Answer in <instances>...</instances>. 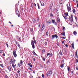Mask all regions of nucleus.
<instances>
[{
	"label": "nucleus",
	"mask_w": 78,
	"mask_h": 78,
	"mask_svg": "<svg viewBox=\"0 0 78 78\" xmlns=\"http://www.w3.org/2000/svg\"><path fill=\"white\" fill-rule=\"evenodd\" d=\"M75 19L76 20H78V19H77V17L76 16H75Z\"/></svg>",
	"instance_id": "nucleus-30"
},
{
	"label": "nucleus",
	"mask_w": 78,
	"mask_h": 78,
	"mask_svg": "<svg viewBox=\"0 0 78 78\" xmlns=\"http://www.w3.org/2000/svg\"><path fill=\"white\" fill-rule=\"evenodd\" d=\"M71 45L73 47V48L74 49H75V48H74V44L73 43H72L71 44Z\"/></svg>",
	"instance_id": "nucleus-13"
},
{
	"label": "nucleus",
	"mask_w": 78,
	"mask_h": 78,
	"mask_svg": "<svg viewBox=\"0 0 78 78\" xmlns=\"http://www.w3.org/2000/svg\"><path fill=\"white\" fill-rule=\"evenodd\" d=\"M65 33H66V32H64L63 33V34H62V35H63L64 36H65Z\"/></svg>",
	"instance_id": "nucleus-18"
},
{
	"label": "nucleus",
	"mask_w": 78,
	"mask_h": 78,
	"mask_svg": "<svg viewBox=\"0 0 78 78\" xmlns=\"http://www.w3.org/2000/svg\"><path fill=\"white\" fill-rule=\"evenodd\" d=\"M47 23H50V24L51 23V22L50 21H48L47 22Z\"/></svg>",
	"instance_id": "nucleus-31"
},
{
	"label": "nucleus",
	"mask_w": 78,
	"mask_h": 78,
	"mask_svg": "<svg viewBox=\"0 0 78 78\" xmlns=\"http://www.w3.org/2000/svg\"><path fill=\"white\" fill-rule=\"evenodd\" d=\"M1 72H2V69H0V73H1Z\"/></svg>",
	"instance_id": "nucleus-59"
},
{
	"label": "nucleus",
	"mask_w": 78,
	"mask_h": 78,
	"mask_svg": "<svg viewBox=\"0 0 78 78\" xmlns=\"http://www.w3.org/2000/svg\"><path fill=\"white\" fill-rule=\"evenodd\" d=\"M39 18H38L37 17V19L36 20V21H37V22H39Z\"/></svg>",
	"instance_id": "nucleus-17"
},
{
	"label": "nucleus",
	"mask_w": 78,
	"mask_h": 78,
	"mask_svg": "<svg viewBox=\"0 0 78 78\" xmlns=\"http://www.w3.org/2000/svg\"><path fill=\"white\" fill-rule=\"evenodd\" d=\"M16 59H14L13 61V62H16Z\"/></svg>",
	"instance_id": "nucleus-33"
},
{
	"label": "nucleus",
	"mask_w": 78,
	"mask_h": 78,
	"mask_svg": "<svg viewBox=\"0 0 78 78\" xmlns=\"http://www.w3.org/2000/svg\"><path fill=\"white\" fill-rule=\"evenodd\" d=\"M30 78H33V76H31Z\"/></svg>",
	"instance_id": "nucleus-49"
},
{
	"label": "nucleus",
	"mask_w": 78,
	"mask_h": 78,
	"mask_svg": "<svg viewBox=\"0 0 78 78\" xmlns=\"http://www.w3.org/2000/svg\"><path fill=\"white\" fill-rule=\"evenodd\" d=\"M34 43L35 44L36 43V40H35L34 41L33 40H31V45L32 46V47L33 49H34V48H35V46H34Z\"/></svg>",
	"instance_id": "nucleus-1"
},
{
	"label": "nucleus",
	"mask_w": 78,
	"mask_h": 78,
	"mask_svg": "<svg viewBox=\"0 0 78 78\" xmlns=\"http://www.w3.org/2000/svg\"><path fill=\"white\" fill-rule=\"evenodd\" d=\"M73 14H75V9H73Z\"/></svg>",
	"instance_id": "nucleus-11"
},
{
	"label": "nucleus",
	"mask_w": 78,
	"mask_h": 78,
	"mask_svg": "<svg viewBox=\"0 0 78 78\" xmlns=\"http://www.w3.org/2000/svg\"><path fill=\"white\" fill-rule=\"evenodd\" d=\"M45 50L43 49L42 50V53H45Z\"/></svg>",
	"instance_id": "nucleus-23"
},
{
	"label": "nucleus",
	"mask_w": 78,
	"mask_h": 78,
	"mask_svg": "<svg viewBox=\"0 0 78 78\" xmlns=\"http://www.w3.org/2000/svg\"><path fill=\"white\" fill-rule=\"evenodd\" d=\"M22 63H23V61L22 60H21L20 62V64L21 65H22Z\"/></svg>",
	"instance_id": "nucleus-16"
},
{
	"label": "nucleus",
	"mask_w": 78,
	"mask_h": 78,
	"mask_svg": "<svg viewBox=\"0 0 78 78\" xmlns=\"http://www.w3.org/2000/svg\"><path fill=\"white\" fill-rule=\"evenodd\" d=\"M77 6L78 7V4H77Z\"/></svg>",
	"instance_id": "nucleus-64"
},
{
	"label": "nucleus",
	"mask_w": 78,
	"mask_h": 78,
	"mask_svg": "<svg viewBox=\"0 0 78 78\" xmlns=\"http://www.w3.org/2000/svg\"><path fill=\"white\" fill-rule=\"evenodd\" d=\"M62 44H64V41H63L62 42Z\"/></svg>",
	"instance_id": "nucleus-55"
},
{
	"label": "nucleus",
	"mask_w": 78,
	"mask_h": 78,
	"mask_svg": "<svg viewBox=\"0 0 78 78\" xmlns=\"http://www.w3.org/2000/svg\"><path fill=\"white\" fill-rule=\"evenodd\" d=\"M13 54L14 55L15 58H16L17 57V54H16V51H13Z\"/></svg>",
	"instance_id": "nucleus-5"
},
{
	"label": "nucleus",
	"mask_w": 78,
	"mask_h": 78,
	"mask_svg": "<svg viewBox=\"0 0 78 78\" xmlns=\"http://www.w3.org/2000/svg\"><path fill=\"white\" fill-rule=\"evenodd\" d=\"M49 55H50V53H48L47 54V56H49Z\"/></svg>",
	"instance_id": "nucleus-38"
},
{
	"label": "nucleus",
	"mask_w": 78,
	"mask_h": 78,
	"mask_svg": "<svg viewBox=\"0 0 78 78\" xmlns=\"http://www.w3.org/2000/svg\"><path fill=\"white\" fill-rule=\"evenodd\" d=\"M73 34L75 36H76V34H77V32H76V31H74Z\"/></svg>",
	"instance_id": "nucleus-8"
},
{
	"label": "nucleus",
	"mask_w": 78,
	"mask_h": 78,
	"mask_svg": "<svg viewBox=\"0 0 78 78\" xmlns=\"http://www.w3.org/2000/svg\"><path fill=\"white\" fill-rule=\"evenodd\" d=\"M37 6L38 9H40V6H39V4L37 3Z\"/></svg>",
	"instance_id": "nucleus-15"
},
{
	"label": "nucleus",
	"mask_w": 78,
	"mask_h": 78,
	"mask_svg": "<svg viewBox=\"0 0 78 78\" xmlns=\"http://www.w3.org/2000/svg\"><path fill=\"white\" fill-rule=\"evenodd\" d=\"M40 27H41V25L39 24V25H38V27L39 28H40Z\"/></svg>",
	"instance_id": "nucleus-42"
},
{
	"label": "nucleus",
	"mask_w": 78,
	"mask_h": 78,
	"mask_svg": "<svg viewBox=\"0 0 78 78\" xmlns=\"http://www.w3.org/2000/svg\"><path fill=\"white\" fill-rule=\"evenodd\" d=\"M33 21L34 23V22H36V20L34 19H33Z\"/></svg>",
	"instance_id": "nucleus-19"
},
{
	"label": "nucleus",
	"mask_w": 78,
	"mask_h": 78,
	"mask_svg": "<svg viewBox=\"0 0 78 78\" xmlns=\"http://www.w3.org/2000/svg\"><path fill=\"white\" fill-rule=\"evenodd\" d=\"M5 78H7V77H8V76L6 75H5Z\"/></svg>",
	"instance_id": "nucleus-51"
},
{
	"label": "nucleus",
	"mask_w": 78,
	"mask_h": 78,
	"mask_svg": "<svg viewBox=\"0 0 78 78\" xmlns=\"http://www.w3.org/2000/svg\"><path fill=\"white\" fill-rule=\"evenodd\" d=\"M16 45H19V43H16Z\"/></svg>",
	"instance_id": "nucleus-53"
},
{
	"label": "nucleus",
	"mask_w": 78,
	"mask_h": 78,
	"mask_svg": "<svg viewBox=\"0 0 78 78\" xmlns=\"http://www.w3.org/2000/svg\"><path fill=\"white\" fill-rule=\"evenodd\" d=\"M18 66H19V67H20V63H18Z\"/></svg>",
	"instance_id": "nucleus-27"
},
{
	"label": "nucleus",
	"mask_w": 78,
	"mask_h": 78,
	"mask_svg": "<svg viewBox=\"0 0 78 78\" xmlns=\"http://www.w3.org/2000/svg\"><path fill=\"white\" fill-rule=\"evenodd\" d=\"M76 57L77 58H78V56L77 55V56H76Z\"/></svg>",
	"instance_id": "nucleus-63"
},
{
	"label": "nucleus",
	"mask_w": 78,
	"mask_h": 78,
	"mask_svg": "<svg viewBox=\"0 0 78 78\" xmlns=\"http://www.w3.org/2000/svg\"><path fill=\"white\" fill-rule=\"evenodd\" d=\"M58 35L56 34L53 35L51 36V39H53L55 37L56 39H58Z\"/></svg>",
	"instance_id": "nucleus-4"
},
{
	"label": "nucleus",
	"mask_w": 78,
	"mask_h": 78,
	"mask_svg": "<svg viewBox=\"0 0 78 78\" xmlns=\"http://www.w3.org/2000/svg\"><path fill=\"white\" fill-rule=\"evenodd\" d=\"M33 59H34V61H35V58H33Z\"/></svg>",
	"instance_id": "nucleus-58"
},
{
	"label": "nucleus",
	"mask_w": 78,
	"mask_h": 78,
	"mask_svg": "<svg viewBox=\"0 0 78 78\" xmlns=\"http://www.w3.org/2000/svg\"><path fill=\"white\" fill-rule=\"evenodd\" d=\"M41 5L42 6H44V3L41 4Z\"/></svg>",
	"instance_id": "nucleus-37"
},
{
	"label": "nucleus",
	"mask_w": 78,
	"mask_h": 78,
	"mask_svg": "<svg viewBox=\"0 0 78 78\" xmlns=\"http://www.w3.org/2000/svg\"><path fill=\"white\" fill-rule=\"evenodd\" d=\"M61 67L62 68H63V67H64V64H62V65H61Z\"/></svg>",
	"instance_id": "nucleus-20"
},
{
	"label": "nucleus",
	"mask_w": 78,
	"mask_h": 78,
	"mask_svg": "<svg viewBox=\"0 0 78 78\" xmlns=\"http://www.w3.org/2000/svg\"><path fill=\"white\" fill-rule=\"evenodd\" d=\"M43 60L44 61H45V59L44 58H43Z\"/></svg>",
	"instance_id": "nucleus-24"
},
{
	"label": "nucleus",
	"mask_w": 78,
	"mask_h": 78,
	"mask_svg": "<svg viewBox=\"0 0 78 78\" xmlns=\"http://www.w3.org/2000/svg\"><path fill=\"white\" fill-rule=\"evenodd\" d=\"M63 30H65V27H63Z\"/></svg>",
	"instance_id": "nucleus-50"
},
{
	"label": "nucleus",
	"mask_w": 78,
	"mask_h": 78,
	"mask_svg": "<svg viewBox=\"0 0 78 78\" xmlns=\"http://www.w3.org/2000/svg\"><path fill=\"white\" fill-rule=\"evenodd\" d=\"M18 47H19V48H20V45L19 44H18Z\"/></svg>",
	"instance_id": "nucleus-44"
},
{
	"label": "nucleus",
	"mask_w": 78,
	"mask_h": 78,
	"mask_svg": "<svg viewBox=\"0 0 78 78\" xmlns=\"http://www.w3.org/2000/svg\"><path fill=\"white\" fill-rule=\"evenodd\" d=\"M52 74V72L51 71H50L48 73V75H51Z\"/></svg>",
	"instance_id": "nucleus-7"
},
{
	"label": "nucleus",
	"mask_w": 78,
	"mask_h": 78,
	"mask_svg": "<svg viewBox=\"0 0 78 78\" xmlns=\"http://www.w3.org/2000/svg\"><path fill=\"white\" fill-rule=\"evenodd\" d=\"M64 31H65V29H63V32H64Z\"/></svg>",
	"instance_id": "nucleus-62"
},
{
	"label": "nucleus",
	"mask_w": 78,
	"mask_h": 78,
	"mask_svg": "<svg viewBox=\"0 0 78 78\" xmlns=\"http://www.w3.org/2000/svg\"><path fill=\"white\" fill-rule=\"evenodd\" d=\"M75 56H77V53H76V54H75Z\"/></svg>",
	"instance_id": "nucleus-56"
},
{
	"label": "nucleus",
	"mask_w": 78,
	"mask_h": 78,
	"mask_svg": "<svg viewBox=\"0 0 78 78\" xmlns=\"http://www.w3.org/2000/svg\"><path fill=\"white\" fill-rule=\"evenodd\" d=\"M57 22L58 23H59V22H60V20L59 19V18H58L57 19Z\"/></svg>",
	"instance_id": "nucleus-14"
},
{
	"label": "nucleus",
	"mask_w": 78,
	"mask_h": 78,
	"mask_svg": "<svg viewBox=\"0 0 78 78\" xmlns=\"http://www.w3.org/2000/svg\"><path fill=\"white\" fill-rule=\"evenodd\" d=\"M29 70H32V69L31 68H29Z\"/></svg>",
	"instance_id": "nucleus-43"
},
{
	"label": "nucleus",
	"mask_w": 78,
	"mask_h": 78,
	"mask_svg": "<svg viewBox=\"0 0 78 78\" xmlns=\"http://www.w3.org/2000/svg\"><path fill=\"white\" fill-rule=\"evenodd\" d=\"M68 71V72H69L70 71V67H69V66H68L67 67Z\"/></svg>",
	"instance_id": "nucleus-12"
},
{
	"label": "nucleus",
	"mask_w": 78,
	"mask_h": 78,
	"mask_svg": "<svg viewBox=\"0 0 78 78\" xmlns=\"http://www.w3.org/2000/svg\"><path fill=\"white\" fill-rule=\"evenodd\" d=\"M10 64H12V67L14 69H15L16 67H16V64H15L14 65L15 62H13V61H12V59H11V61L10 62Z\"/></svg>",
	"instance_id": "nucleus-2"
},
{
	"label": "nucleus",
	"mask_w": 78,
	"mask_h": 78,
	"mask_svg": "<svg viewBox=\"0 0 78 78\" xmlns=\"http://www.w3.org/2000/svg\"><path fill=\"white\" fill-rule=\"evenodd\" d=\"M11 26L12 27H14V26L13 25H11Z\"/></svg>",
	"instance_id": "nucleus-57"
},
{
	"label": "nucleus",
	"mask_w": 78,
	"mask_h": 78,
	"mask_svg": "<svg viewBox=\"0 0 78 78\" xmlns=\"http://www.w3.org/2000/svg\"><path fill=\"white\" fill-rule=\"evenodd\" d=\"M42 76L43 78H44V74H42Z\"/></svg>",
	"instance_id": "nucleus-35"
},
{
	"label": "nucleus",
	"mask_w": 78,
	"mask_h": 78,
	"mask_svg": "<svg viewBox=\"0 0 78 78\" xmlns=\"http://www.w3.org/2000/svg\"><path fill=\"white\" fill-rule=\"evenodd\" d=\"M63 17L65 19H66V16H64Z\"/></svg>",
	"instance_id": "nucleus-28"
},
{
	"label": "nucleus",
	"mask_w": 78,
	"mask_h": 78,
	"mask_svg": "<svg viewBox=\"0 0 78 78\" xmlns=\"http://www.w3.org/2000/svg\"><path fill=\"white\" fill-rule=\"evenodd\" d=\"M6 45H7V47H9V46L8 45V43H6Z\"/></svg>",
	"instance_id": "nucleus-25"
},
{
	"label": "nucleus",
	"mask_w": 78,
	"mask_h": 78,
	"mask_svg": "<svg viewBox=\"0 0 78 78\" xmlns=\"http://www.w3.org/2000/svg\"><path fill=\"white\" fill-rule=\"evenodd\" d=\"M7 69H8L9 71H11V66H8Z\"/></svg>",
	"instance_id": "nucleus-10"
},
{
	"label": "nucleus",
	"mask_w": 78,
	"mask_h": 78,
	"mask_svg": "<svg viewBox=\"0 0 78 78\" xmlns=\"http://www.w3.org/2000/svg\"><path fill=\"white\" fill-rule=\"evenodd\" d=\"M61 37L62 38V39H65V37Z\"/></svg>",
	"instance_id": "nucleus-47"
},
{
	"label": "nucleus",
	"mask_w": 78,
	"mask_h": 78,
	"mask_svg": "<svg viewBox=\"0 0 78 78\" xmlns=\"http://www.w3.org/2000/svg\"><path fill=\"white\" fill-rule=\"evenodd\" d=\"M68 14H69V13H68V12H66V13H65V16H67Z\"/></svg>",
	"instance_id": "nucleus-21"
},
{
	"label": "nucleus",
	"mask_w": 78,
	"mask_h": 78,
	"mask_svg": "<svg viewBox=\"0 0 78 78\" xmlns=\"http://www.w3.org/2000/svg\"><path fill=\"white\" fill-rule=\"evenodd\" d=\"M76 3L77 4H78V0L76 1Z\"/></svg>",
	"instance_id": "nucleus-48"
},
{
	"label": "nucleus",
	"mask_w": 78,
	"mask_h": 78,
	"mask_svg": "<svg viewBox=\"0 0 78 78\" xmlns=\"http://www.w3.org/2000/svg\"><path fill=\"white\" fill-rule=\"evenodd\" d=\"M18 73L19 74L20 73V70H18L17 71Z\"/></svg>",
	"instance_id": "nucleus-34"
},
{
	"label": "nucleus",
	"mask_w": 78,
	"mask_h": 78,
	"mask_svg": "<svg viewBox=\"0 0 78 78\" xmlns=\"http://www.w3.org/2000/svg\"><path fill=\"white\" fill-rule=\"evenodd\" d=\"M0 66L1 67H3V66L2 64H0Z\"/></svg>",
	"instance_id": "nucleus-45"
},
{
	"label": "nucleus",
	"mask_w": 78,
	"mask_h": 78,
	"mask_svg": "<svg viewBox=\"0 0 78 78\" xmlns=\"http://www.w3.org/2000/svg\"><path fill=\"white\" fill-rule=\"evenodd\" d=\"M73 73V71H71V73Z\"/></svg>",
	"instance_id": "nucleus-41"
},
{
	"label": "nucleus",
	"mask_w": 78,
	"mask_h": 78,
	"mask_svg": "<svg viewBox=\"0 0 78 78\" xmlns=\"http://www.w3.org/2000/svg\"><path fill=\"white\" fill-rule=\"evenodd\" d=\"M52 23H53V24H54V25H56L57 24L55 22V20H52Z\"/></svg>",
	"instance_id": "nucleus-6"
},
{
	"label": "nucleus",
	"mask_w": 78,
	"mask_h": 78,
	"mask_svg": "<svg viewBox=\"0 0 78 78\" xmlns=\"http://www.w3.org/2000/svg\"><path fill=\"white\" fill-rule=\"evenodd\" d=\"M50 56H52V55H52V54L51 53H50Z\"/></svg>",
	"instance_id": "nucleus-46"
},
{
	"label": "nucleus",
	"mask_w": 78,
	"mask_h": 78,
	"mask_svg": "<svg viewBox=\"0 0 78 78\" xmlns=\"http://www.w3.org/2000/svg\"><path fill=\"white\" fill-rule=\"evenodd\" d=\"M60 55H62V52H61V51L60 52Z\"/></svg>",
	"instance_id": "nucleus-60"
},
{
	"label": "nucleus",
	"mask_w": 78,
	"mask_h": 78,
	"mask_svg": "<svg viewBox=\"0 0 78 78\" xmlns=\"http://www.w3.org/2000/svg\"><path fill=\"white\" fill-rule=\"evenodd\" d=\"M65 46L66 47H68V45H67V44H66Z\"/></svg>",
	"instance_id": "nucleus-32"
},
{
	"label": "nucleus",
	"mask_w": 78,
	"mask_h": 78,
	"mask_svg": "<svg viewBox=\"0 0 78 78\" xmlns=\"http://www.w3.org/2000/svg\"><path fill=\"white\" fill-rule=\"evenodd\" d=\"M45 28V26L44 25H42V27L41 28V30L42 31H43L44 30V29Z\"/></svg>",
	"instance_id": "nucleus-9"
},
{
	"label": "nucleus",
	"mask_w": 78,
	"mask_h": 78,
	"mask_svg": "<svg viewBox=\"0 0 78 78\" xmlns=\"http://www.w3.org/2000/svg\"><path fill=\"white\" fill-rule=\"evenodd\" d=\"M48 32L47 31L46 32V35H47V36H48Z\"/></svg>",
	"instance_id": "nucleus-29"
},
{
	"label": "nucleus",
	"mask_w": 78,
	"mask_h": 78,
	"mask_svg": "<svg viewBox=\"0 0 78 78\" xmlns=\"http://www.w3.org/2000/svg\"><path fill=\"white\" fill-rule=\"evenodd\" d=\"M34 6H35V7H36V5L35 3H34Z\"/></svg>",
	"instance_id": "nucleus-40"
},
{
	"label": "nucleus",
	"mask_w": 78,
	"mask_h": 78,
	"mask_svg": "<svg viewBox=\"0 0 78 78\" xmlns=\"http://www.w3.org/2000/svg\"><path fill=\"white\" fill-rule=\"evenodd\" d=\"M68 4H67V9L68 10V12H69L71 10V8H70V4H69V6L67 5Z\"/></svg>",
	"instance_id": "nucleus-3"
},
{
	"label": "nucleus",
	"mask_w": 78,
	"mask_h": 78,
	"mask_svg": "<svg viewBox=\"0 0 78 78\" xmlns=\"http://www.w3.org/2000/svg\"><path fill=\"white\" fill-rule=\"evenodd\" d=\"M50 63V61L49 60H48L47 62V64H49Z\"/></svg>",
	"instance_id": "nucleus-22"
},
{
	"label": "nucleus",
	"mask_w": 78,
	"mask_h": 78,
	"mask_svg": "<svg viewBox=\"0 0 78 78\" xmlns=\"http://www.w3.org/2000/svg\"><path fill=\"white\" fill-rule=\"evenodd\" d=\"M3 55L4 56H5V54L4 53L3 54Z\"/></svg>",
	"instance_id": "nucleus-52"
},
{
	"label": "nucleus",
	"mask_w": 78,
	"mask_h": 78,
	"mask_svg": "<svg viewBox=\"0 0 78 78\" xmlns=\"http://www.w3.org/2000/svg\"><path fill=\"white\" fill-rule=\"evenodd\" d=\"M45 45H47V42H45Z\"/></svg>",
	"instance_id": "nucleus-61"
},
{
	"label": "nucleus",
	"mask_w": 78,
	"mask_h": 78,
	"mask_svg": "<svg viewBox=\"0 0 78 78\" xmlns=\"http://www.w3.org/2000/svg\"><path fill=\"white\" fill-rule=\"evenodd\" d=\"M76 70H78V67H76Z\"/></svg>",
	"instance_id": "nucleus-54"
},
{
	"label": "nucleus",
	"mask_w": 78,
	"mask_h": 78,
	"mask_svg": "<svg viewBox=\"0 0 78 78\" xmlns=\"http://www.w3.org/2000/svg\"><path fill=\"white\" fill-rule=\"evenodd\" d=\"M29 67L31 68L32 67V65H30V66H29Z\"/></svg>",
	"instance_id": "nucleus-39"
},
{
	"label": "nucleus",
	"mask_w": 78,
	"mask_h": 78,
	"mask_svg": "<svg viewBox=\"0 0 78 78\" xmlns=\"http://www.w3.org/2000/svg\"><path fill=\"white\" fill-rule=\"evenodd\" d=\"M28 66H30L31 65V63H29L28 64Z\"/></svg>",
	"instance_id": "nucleus-36"
},
{
	"label": "nucleus",
	"mask_w": 78,
	"mask_h": 78,
	"mask_svg": "<svg viewBox=\"0 0 78 78\" xmlns=\"http://www.w3.org/2000/svg\"><path fill=\"white\" fill-rule=\"evenodd\" d=\"M0 53H3V51L0 50Z\"/></svg>",
	"instance_id": "nucleus-26"
}]
</instances>
